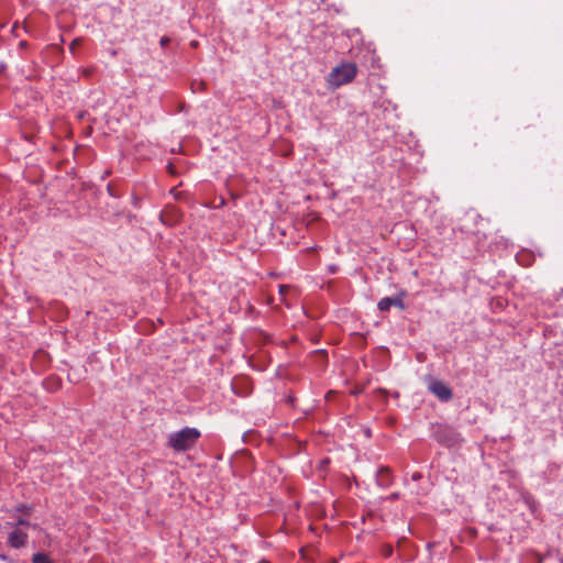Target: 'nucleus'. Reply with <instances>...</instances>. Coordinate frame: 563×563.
<instances>
[{"label":"nucleus","mask_w":563,"mask_h":563,"mask_svg":"<svg viewBox=\"0 0 563 563\" xmlns=\"http://www.w3.org/2000/svg\"><path fill=\"white\" fill-rule=\"evenodd\" d=\"M201 433L196 428L185 427L180 431L173 432L168 435L167 446L176 452H185L191 450L198 442Z\"/></svg>","instance_id":"nucleus-1"},{"label":"nucleus","mask_w":563,"mask_h":563,"mask_svg":"<svg viewBox=\"0 0 563 563\" xmlns=\"http://www.w3.org/2000/svg\"><path fill=\"white\" fill-rule=\"evenodd\" d=\"M357 73V68L352 63L342 64L332 69L329 75V82L334 87H340L352 81Z\"/></svg>","instance_id":"nucleus-2"},{"label":"nucleus","mask_w":563,"mask_h":563,"mask_svg":"<svg viewBox=\"0 0 563 563\" xmlns=\"http://www.w3.org/2000/svg\"><path fill=\"white\" fill-rule=\"evenodd\" d=\"M428 389L441 401H449L452 398V390L443 380L429 377Z\"/></svg>","instance_id":"nucleus-3"},{"label":"nucleus","mask_w":563,"mask_h":563,"mask_svg":"<svg viewBox=\"0 0 563 563\" xmlns=\"http://www.w3.org/2000/svg\"><path fill=\"white\" fill-rule=\"evenodd\" d=\"M29 536L21 528L14 527L8 536V544L13 549L23 548L27 542Z\"/></svg>","instance_id":"nucleus-4"},{"label":"nucleus","mask_w":563,"mask_h":563,"mask_svg":"<svg viewBox=\"0 0 563 563\" xmlns=\"http://www.w3.org/2000/svg\"><path fill=\"white\" fill-rule=\"evenodd\" d=\"M376 482H377L378 486H380L382 488L389 487L393 483L390 470L386 466L380 467L377 471Z\"/></svg>","instance_id":"nucleus-5"},{"label":"nucleus","mask_w":563,"mask_h":563,"mask_svg":"<svg viewBox=\"0 0 563 563\" xmlns=\"http://www.w3.org/2000/svg\"><path fill=\"white\" fill-rule=\"evenodd\" d=\"M391 306H397V307L402 308L404 305H402L401 298H399V297H395V298L385 297V298H382L378 301V303H377L378 309L382 310V311L389 310Z\"/></svg>","instance_id":"nucleus-6"},{"label":"nucleus","mask_w":563,"mask_h":563,"mask_svg":"<svg viewBox=\"0 0 563 563\" xmlns=\"http://www.w3.org/2000/svg\"><path fill=\"white\" fill-rule=\"evenodd\" d=\"M32 562L33 563H52V560L49 559V556L46 554V553H35L33 556H32Z\"/></svg>","instance_id":"nucleus-7"},{"label":"nucleus","mask_w":563,"mask_h":563,"mask_svg":"<svg viewBox=\"0 0 563 563\" xmlns=\"http://www.w3.org/2000/svg\"><path fill=\"white\" fill-rule=\"evenodd\" d=\"M80 43H81L80 38H75V40L70 43V45H69V51H70L71 53H75V51H76V49H77V47L80 45Z\"/></svg>","instance_id":"nucleus-8"},{"label":"nucleus","mask_w":563,"mask_h":563,"mask_svg":"<svg viewBox=\"0 0 563 563\" xmlns=\"http://www.w3.org/2000/svg\"><path fill=\"white\" fill-rule=\"evenodd\" d=\"M21 526H30V522L23 518H20L14 527L20 528Z\"/></svg>","instance_id":"nucleus-9"},{"label":"nucleus","mask_w":563,"mask_h":563,"mask_svg":"<svg viewBox=\"0 0 563 563\" xmlns=\"http://www.w3.org/2000/svg\"><path fill=\"white\" fill-rule=\"evenodd\" d=\"M289 290V286L287 285H279V294L284 296Z\"/></svg>","instance_id":"nucleus-10"},{"label":"nucleus","mask_w":563,"mask_h":563,"mask_svg":"<svg viewBox=\"0 0 563 563\" xmlns=\"http://www.w3.org/2000/svg\"><path fill=\"white\" fill-rule=\"evenodd\" d=\"M168 42H169V38H168V37H162V38H161V45H162V46L167 45V43H168Z\"/></svg>","instance_id":"nucleus-11"},{"label":"nucleus","mask_w":563,"mask_h":563,"mask_svg":"<svg viewBox=\"0 0 563 563\" xmlns=\"http://www.w3.org/2000/svg\"><path fill=\"white\" fill-rule=\"evenodd\" d=\"M398 497H399V494H398V493H393V494L388 497V499H389V500H396Z\"/></svg>","instance_id":"nucleus-12"},{"label":"nucleus","mask_w":563,"mask_h":563,"mask_svg":"<svg viewBox=\"0 0 563 563\" xmlns=\"http://www.w3.org/2000/svg\"><path fill=\"white\" fill-rule=\"evenodd\" d=\"M0 560L4 561V562H9L10 561V559L7 555H4V554H0Z\"/></svg>","instance_id":"nucleus-13"},{"label":"nucleus","mask_w":563,"mask_h":563,"mask_svg":"<svg viewBox=\"0 0 563 563\" xmlns=\"http://www.w3.org/2000/svg\"><path fill=\"white\" fill-rule=\"evenodd\" d=\"M391 552H393L391 548H390V547H388V549L386 550V555H390V554H391Z\"/></svg>","instance_id":"nucleus-14"}]
</instances>
